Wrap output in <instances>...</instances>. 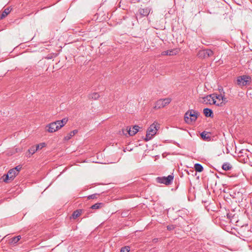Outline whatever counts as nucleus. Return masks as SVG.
I'll list each match as a JSON object with an SVG mask.
<instances>
[{"instance_id": "nucleus-24", "label": "nucleus", "mask_w": 252, "mask_h": 252, "mask_svg": "<svg viewBox=\"0 0 252 252\" xmlns=\"http://www.w3.org/2000/svg\"><path fill=\"white\" fill-rule=\"evenodd\" d=\"M81 211L80 210H77L73 213L72 217L74 219H76L81 215Z\"/></svg>"}, {"instance_id": "nucleus-20", "label": "nucleus", "mask_w": 252, "mask_h": 252, "mask_svg": "<svg viewBox=\"0 0 252 252\" xmlns=\"http://www.w3.org/2000/svg\"><path fill=\"white\" fill-rule=\"evenodd\" d=\"M78 132L77 130H74L70 132L68 134H67L65 137V139L66 140H69L71 138L72 136H73L75 134H76Z\"/></svg>"}, {"instance_id": "nucleus-16", "label": "nucleus", "mask_w": 252, "mask_h": 252, "mask_svg": "<svg viewBox=\"0 0 252 252\" xmlns=\"http://www.w3.org/2000/svg\"><path fill=\"white\" fill-rule=\"evenodd\" d=\"M215 99H218L219 101H222L220 103H221V106L222 105V103L223 101H227L226 98H225L222 94H215Z\"/></svg>"}, {"instance_id": "nucleus-1", "label": "nucleus", "mask_w": 252, "mask_h": 252, "mask_svg": "<svg viewBox=\"0 0 252 252\" xmlns=\"http://www.w3.org/2000/svg\"><path fill=\"white\" fill-rule=\"evenodd\" d=\"M67 122V119L63 118L62 120L56 121L47 126V130L49 132H54L62 127Z\"/></svg>"}, {"instance_id": "nucleus-19", "label": "nucleus", "mask_w": 252, "mask_h": 252, "mask_svg": "<svg viewBox=\"0 0 252 252\" xmlns=\"http://www.w3.org/2000/svg\"><path fill=\"white\" fill-rule=\"evenodd\" d=\"M194 167L196 172H201L203 170V167L199 163H195Z\"/></svg>"}, {"instance_id": "nucleus-3", "label": "nucleus", "mask_w": 252, "mask_h": 252, "mask_svg": "<svg viewBox=\"0 0 252 252\" xmlns=\"http://www.w3.org/2000/svg\"><path fill=\"white\" fill-rule=\"evenodd\" d=\"M198 113L194 110H189L185 114L184 120L186 123L190 124L196 121Z\"/></svg>"}, {"instance_id": "nucleus-10", "label": "nucleus", "mask_w": 252, "mask_h": 252, "mask_svg": "<svg viewBox=\"0 0 252 252\" xmlns=\"http://www.w3.org/2000/svg\"><path fill=\"white\" fill-rule=\"evenodd\" d=\"M151 11L150 7L140 8L138 9L137 14H139L141 17L147 16Z\"/></svg>"}, {"instance_id": "nucleus-25", "label": "nucleus", "mask_w": 252, "mask_h": 252, "mask_svg": "<svg viewBox=\"0 0 252 252\" xmlns=\"http://www.w3.org/2000/svg\"><path fill=\"white\" fill-rule=\"evenodd\" d=\"M102 205L101 203H97L91 206L92 209H97L100 208L101 205Z\"/></svg>"}, {"instance_id": "nucleus-2", "label": "nucleus", "mask_w": 252, "mask_h": 252, "mask_svg": "<svg viewBox=\"0 0 252 252\" xmlns=\"http://www.w3.org/2000/svg\"><path fill=\"white\" fill-rule=\"evenodd\" d=\"M159 128V124L157 123H154L152 124L147 130V133L146 137L144 140L146 141H148L152 139L153 136H154Z\"/></svg>"}, {"instance_id": "nucleus-21", "label": "nucleus", "mask_w": 252, "mask_h": 252, "mask_svg": "<svg viewBox=\"0 0 252 252\" xmlns=\"http://www.w3.org/2000/svg\"><path fill=\"white\" fill-rule=\"evenodd\" d=\"M99 96L100 95L97 93H93L89 94V98L95 100L99 98Z\"/></svg>"}, {"instance_id": "nucleus-8", "label": "nucleus", "mask_w": 252, "mask_h": 252, "mask_svg": "<svg viewBox=\"0 0 252 252\" xmlns=\"http://www.w3.org/2000/svg\"><path fill=\"white\" fill-rule=\"evenodd\" d=\"M17 175H18L17 173H16L12 168L9 170L6 175L3 176V180L4 182L8 183L9 180H13Z\"/></svg>"}, {"instance_id": "nucleus-18", "label": "nucleus", "mask_w": 252, "mask_h": 252, "mask_svg": "<svg viewBox=\"0 0 252 252\" xmlns=\"http://www.w3.org/2000/svg\"><path fill=\"white\" fill-rule=\"evenodd\" d=\"M11 9L9 7L5 8L2 13L0 15V19H2L5 17L10 12Z\"/></svg>"}, {"instance_id": "nucleus-30", "label": "nucleus", "mask_w": 252, "mask_h": 252, "mask_svg": "<svg viewBox=\"0 0 252 252\" xmlns=\"http://www.w3.org/2000/svg\"><path fill=\"white\" fill-rule=\"evenodd\" d=\"M42 148H41V146H39V150L40 149H41Z\"/></svg>"}, {"instance_id": "nucleus-13", "label": "nucleus", "mask_w": 252, "mask_h": 252, "mask_svg": "<svg viewBox=\"0 0 252 252\" xmlns=\"http://www.w3.org/2000/svg\"><path fill=\"white\" fill-rule=\"evenodd\" d=\"M248 152H249V151H248L247 149H242L238 153L239 157H244V155H247V158H244L243 159L244 162L245 163H246L248 162V158H249V155H247Z\"/></svg>"}, {"instance_id": "nucleus-17", "label": "nucleus", "mask_w": 252, "mask_h": 252, "mask_svg": "<svg viewBox=\"0 0 252 252\" xmlns=\"http://www.w3.org/2000/svg\"><path fill=\"white\" fill-rule=\"evenodd\" d=\"M177 53V51L175 50H169L162 52V55H167V56H172L174 55H176Z\"/></svg>"}, {"instance_id": "nucleus-27", "label": "nucleus", "mask_w": 252, "mask_h": 252, "mask_svg": "<svg viewBox=\"0 0 252 252\" xmlns=\"http://www.w3.org/2000/svg\"><path fill=\"white\" fill-rule=\"evenodd\" d=\"M21 168L22 166L21 165H18L13 169L16 172V173H17V174H18L19 171L21 170Z\"/></svg>"}, {"instance_id": "nucleus-7", "label": "nucleus", "mask_w": 252, "mask_h": 252, "mask_svg": "<svg viewBox=\"0 0 252 252\" xmlns=\"http://www.w3.org/2000/svg\"><path fill=\"white\" fill-rule=\"evenodd\" d=\"M251 78L250 76L243 75L239 76L237 78V84L240 86H244L247 85L251 81Z\"/></svg>"}, {"instance_id": "nucleus-9", "label": "nucleus", "mask_w": 252, "mask_h": 252, "mask_svg": "<svg viewBox=\"0 0 252 252\" xmlns=\"http://www.w3.org/2000/svg\"><path fill=\"white\" fill-rule=\"evenodd\" d=\"M46 144L45 143H41L39 144L36 145L35 146H33L31 147L28 150L29 153L31 155H33L35 152L39 150V146H41V148L45 147Z\"/></svg>"}, {"instance_id": "nucleus-26", "label": "nucleus", "mask_w": 252, "mask_h": 252, "mask_svg": "<svg viewBox=\"0 0 252 252\" xmlns=\"http://www.w3.org/2000/svg\"><path fill=\"white\" fill-rule=\"evenodd\" d=\"M129 251L130 247L129 246L122 247L121 250V252H129Z\"/></svg>"}, {"instance_id": "nucleus-29", "label": "nucleus", "mask_w": 252, "mask_h": 252, "mask_svg": "<svg viewBox=\"0 0 252 252\" xmlns=\"http://www.w3.org/2000/svg\"><path fill=\"white\" fill-rule=\"evenodd\" d=\"M174 228V225H168L167 226V229L168 230H171L172 229H173Z\"/></svg>"}, {"instance_id": "nucleus-14", "label": "nucleus", "mask_w": 252, "mask_h": 252, "mask_svg": "<svg viewBox=\"0 0 252 252\" xmlns=\"http://www.w3.org/2000/svg\"><path fill=\"white\" fill-rule=\"evenodd\" d=\"M202 55H203L204 58L211 57L213 55V52L210 49H206L202 51L201 52Z\"/></svg>"}, {"instance_id": "nucleus-11", "label": "nucleus", "mask_w": 252, "mask_h": 252, "mask_svg": "<svg viewBox=\"0 0 252 252\" xmlns=\"http://www.w3.org/2000/svg\"><path fill=\"white\" fill-rule=\"evenodd\" d=\"M139 129V126L137 125H135L133 126L132 129H131V128H127L126 131L129 135L133 136L138 131Z\"/></svg>"}, {"instance_id": "nucleus-23", "label": "nucleus", "mask_w": 252, "mask_h": 252, "mask_svg": "<svg viewBox=\"0 0 252 252\" xmlns=\"http://www.w3.org/2000/svg\"><path fill=\"white\" fill-rule=\"evenodd\" d=\"M21 238V236L20 235L14 237L11 239L10 242L12 244H16Z\"/></svg>"}, {"instance_id": "nucleus-6", "label": "nucleus", "mask_w": 252, "mask_h": 252, "mask_svg": "<svg viewBox=\"0 0 252 252\" xmlns=\"http://www.w3.org/2000/svg\"><path fill=\"white\" fill-rule=\"evenodd\" d=\"M174 176L172 175H169L167 177H158L157 178V181L159 183L164 184L168 185L171 184L173 180Z\"/></svg>"}, {"instance_id": "nucleus-22", "label": "nucleus", "mask_w": 252, "mask_h": 252, "mask_svg": "<svg viewBox=\"0 0 252 252\" xmlns=\"http://www.w3.org/2000/svg\"><path fill=\"white\" fill-rule=\"evenodd\" d=\"M222 168L225 171H228L232 168V166L229 163H224L222 166Z\"/></svg>"}, {"instance_id": "nucleus-4", "label": "nucleus", "mask_w": 252, "mask_h": 252, "mask_svg": "<svg viewBox=\"0 0 252 252\" xmlns=\"http://www.w3.org/2000/svg\"><path fill=\"white\" fill-rule=\"evenodd\" d=\"M203 102L207 104H213L217 106H221V103H219L215 99V94L207 95L203 97Z\"/></svg>"}, {"instance_id": "nucleus-28", "label": "nucleus", "mask_w": 252, "mask_h": 252, "mask_svg": "<svg viewBox=\"0 0 252 252\" xmlns=\"http://www.w3.org/2000/svg\"><path fill=\"white\" fill-rule=\"evenodd\" d=\"M96 196H97L96 194H92L88 196V198L89 199H94V198H96Z\"/></svg>"}, {"instance_id": "nucleus-12", "label": "nucleus", "mask_w": 252, "mask_h": 252, "mask_svg": "<svg viewBox=\"0 0 252 252\" xmlns=\"http://www.w3.org/2000/svg\"><path fill=\"white\" fill-rule=\"evenodd\" d=\"M201 138L206 141H209L211 140V137L209 132L204 131L200 133Z\"/></svg>"}, {"instance_id": "nucleus-5", "label": "nucleus", "mask_w": 252, "mask_h": 252, "mask_svg": "<svg viewBox=\"0 0 252 252\" xmlns=\"http://www.w3.org/2000/svg\"><path fill=\"white\" fill-rule=\"evenodd\" d=\"M171 101V99L170 98L159 99L156 102L154 108L158 109L163 108L169 104Z\"/></svg>"}, {"instance_id": "nucleus-15", "label": "nucleus", "mask_w": 252, "mask_h": 252, "mask_svg": "<svg viewBox=\"0 0 252 252\" xmlns=\"http://www.w3.org/2000/svg\"><path fill=\"white\" fill-rule=\"evenodd\" d=\"M203 113L205 116L207 117H213V112L211 109L208 108H204L203 110Z\"/></svg>"}]
</instances>
